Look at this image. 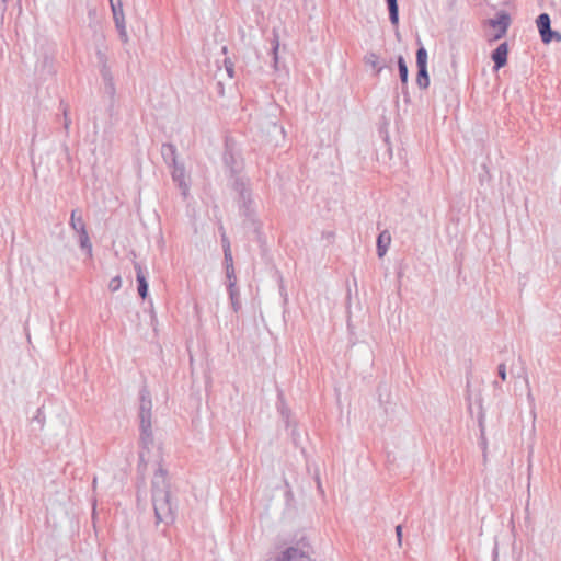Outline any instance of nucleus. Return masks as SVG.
Returning <instances> with one entry per match:
<instances>
[{"label":"nucleus","mask_w":561,"mask_h":561,"mask_svg":"<svg viewBox=\"0 0 561 561\" xmlns=\"http://www.w3.org/2000/svg\"><path fill=\"white\" fill-rule=\"evenodd\" d=\"M151 501L156 525H170L176 518V503L172 502L168 471L159 463L151 481Z\"/></svg>","instance_id":"obj_1"},{"label":"nucleus","mask_w":561,"mask_h":561,"mask_svg":"<svg viewBox=\"0 0 561 561\" xmlns=\"http://www.w3.org/2000/svg\"><path fill=\"white\" fill-rule=\"evenodd\" d=\"M139 463L138 470H145L148 462L147 454L153 446V433H152V400L150 391L147 387H142L139 391Z\"/></svg>","instance_id":"obj_2"},{"label":"nucleus","mask_w":561,"mask_h":561,"mask_svg":"<svg viewBox=\"0 0 561 561\" xmlns=\"http://www.w3.org/2000/svg\"><path fill=\"white\" fill-rule=\"evenodd\" d=\"M311 547L307 538L302 537L294 546L283 550L274 561H314L310 557Z\"/></svg>","instance_id":"obj_3"},{"label":"nucleus","mask_w":561,"mask_h":561,"mask_svg":"<svg viewBox=\"0 0 561 561\" xmlns=\"http://www.w3.org/2000/svg\"><path fill=\"white\" fill-rule=\"evenodd\" d=\"M536 24L545 44L551 43L553 39L561 41V34L551 30V19L548 13H540L536 20Z\"/></svg>","instance_id":"obj_4"},{"label":"nucleus","mask_w":561,"mask_h":561,"mask_svg":"<svg viewBox=\"0 0 561 561\" xmlns=\"http://www.w3.org/2000/svg\"><path fill=\"white\" fill-rule=\"evenodd\" d=\"M171 176L173 182L181 190V194L184 198L188 196L190 193V178L186 174L185 167L183 163H179L176 165L171 167Z\"/></svg>","instance_id":"obj_5"},{"label":"nucleus","mask_w":561,"mask_h":561,"mask_svg":"<svg viewBox=\"0 0 561 561\" xmlns=\"http://www.w3.org/2000/svg\"><path fill=\"white\" fill-rule=\"evenodd\" d=\"M490 26L497 28V32L493 36V41H497L504 37L511 24V16L505 11H501L494 19L489 20Z\"/></svg>","instance_id":"obj_6"},{"label":"nucleus","mask_w":561,"mask_h":561,"mask_svg":"<svg viewBox=\"0 0 561 561\" xmlns=\"http://www.w3.org/2000/svg\"><path fill=\"white\" fill-rule=\"evenodd\" d=\"M508 44L506 42L501 43L491 54V58L494 62V70L503 68L507 64Z\"/></svg>","instance_id":"obj_7"},{"label":"nucleus","mask_w":561,"mask_h":561,"mask_svg":"<svg viewBox=\"0 0 561 561\" xmlns=\"http://www.w3.org/2000/svg\"><path fill=\"white\" fill-rule=\"evenodd\" d=\"M239 208L243 216H245L249 219H253L255 209H254V202L252 198V192L247 193L239 197Z\"/></svg>","instance_id":"obj_8"},{"label":"nucleus","mask_w":561,"mask_h":561,"mask_svg":"<svg viewBox=\"0 0 561 561\" xmlns=\"http://www.w3.org/2000/svg\"><path fill=\"white\" fill-rule=\"evenodd\" d=\"M134 268L136 272V280L138 284V294L142 299H146L148 296V282L144 273L142 266L140 265L139 262H134Z\"/></svg>","instance_id":"obj_9"},{"label":"nucleus","mask_w":561,"mask_h":561,"mask_svg":"<svg viewBox=\"0 0 561 561\" xmlns=\"http://www.w3.org/2000/svg\"><path fill=\"white\" fill-rule=\"evenodd\" d=\"M161 156L169 168L180 163L176 147L171 142L162 144Z\"/></svg>","instance_id":"obj_10"},{"label":"nucleus","mask_w":561,"mask_h":561,"mask_svg":"<svg viewBox=\"0 0 561 561\" xmlns=\"http://www.w3.org/2000/svg\"><path fill=\"white\" fill-rule=\"evenodd\" d=\"M398 69L399 77L402 85V93L404 95V101L409 102V93H408V80H409V68L403 56L398 57Z\"/></svg>","instance_id":"obj_11"},{"label":"nucleus","mask_w":561,"mask_h":561,"mask_svg":"<svg viewBox=\"0 0 561 561\" xmlns=\"http://www.w3.org/2000/svg\"><path fill=\"white\" fill-rule=\"evenodd\" d=\"M222 159L225 165L231 171V173H237L239 167L238 159L228 144H226Z\"/></svg>","instance_id":"obj_12"},{"label":"nucleus","mask_w":561,"mask_h":561,"mask_svg":"<svg viewBox=\"0 0 561 561\" xmlns=\"http://www.w3.org/2000/svg\"><path fill=\"white\" fill-rule=\"evenodd\" d=\"M390 242L391 236L389 231H381L377 238V254L379 257H382L387 253Z\"/></svg>","instance_id":"obj_13"},{"label":"nucleus","mask_w":561,"mask_h":561,"mask_svg":"<svg viewBox=\"0 0 561 561\" xmlns=\"http://www.w3.org/2000/svg\"><path fill=\"white\" fill-rule=\"evenodd\" d=\"M227 290L229 295V299L231 302V307L234 312H238L241 309V299H240V290L237 284H227Z\"/></svg>","instance_id":"obj_14"},{"label":"nucleus","mask_w":561,"mask_h":561,"mask_svg":"<svg viewBox=\"0 0 561 561\" xmlns=\"http://www.w3.org/2000/svg\"><path fill=\"white\" fill-rule=\"evenodd\" d=\"M69 225L77 233L87 230L85 222L79 209H73L71 211Z\"/></svg>","instance_id":"obj_15"},{"label":"nucleus","mask_w":561,"mask_h":561,"mask_svg":"<svg viewBox=\"0 0 561 561\" xmlns=\"http://www.w3.org/2000/svg\"><path fill=\"white\" fill-rule=\"evenodd\" d=\"M364 62L375 69L376 75H379L386 67V64L381 62L378 55L374 51H369L364 56Z\"/></svg>","instance_id":"obj_16"},{"label":"nucleus","mask_w":561,"mask_h":561,"mask_svg":"<svg viewBox=\"0 0 561 561\" xmlns=\"http://www.w3.org/2000/svg\"><path fill=\"white\" fill-rule=\"evenodd\" d=\"M110 5H111V10H112L113 20H114L115 25L116 24L126 23L125 22L124 11H123L122 0H117V1H115L113 3H110Z\"/></svg>","instance_id":"obj_17"},{"label":"nucleus","mask_w":561,"mask_h":561,"mask_svg":"<svg viewBox=\"0 0 561 561\" xmlns=\"http://www.w3.org/2000/svg\"><path fill=\"white\" fill-rule=\"evenodd\" d=\"M389 11V20L396 28L399 26V5L398 0H386Z\"/></svg>","instance_id":"obj_18"},{"label":"nucleus","mask_w":561,"mask_h":561,"mask_svg":"<svg viewBox=\"0 0 561 561\" xmlns=\"http://www.w3.org/2000/svg\"><path fill=\"white\" fill-rule=\"evenodd\" d=\"M78 240L80 248L85 251L89 257L92 256V243L90 241V237L88 230H83L78 233Z\"/></svg>","instance_id":"obj_19"},{"label":"nucleus","mask_w":561,"mask_h":561,"mask_svg":"<svg viewBox=\"0 0 561 561\" xmlns=\"http://www.w3.org/2000/svg\"><path fill=\"white\" fill-rule=\"evenodd\" d=\"M416 84L420 89L425 90L430 85V76L427 67L417 68Z\"/></svg>","instance_id":"obj_20"},{"label":"nucleus","mask_w":561,"mask_h":561,"mask_svg":"<svg viewBox=\"0 0 561 561\" xmlns=\"http://www.w3.org/2000/svg\"><path fill=\"white\" fill-rule=\"evenodd\" d=\"M272 55H273V67L277 70L278 64V49H279V35L278 32L274 28L272 32Z\"/></svg>","instance_id":"obj_21"},{"label":"nucleus","mask_w":561,"mask_h":561,"mask_svg":"<svg viewBox=\"0 0 561 561\" xmlns=\"http://www.w3.org/2000/svg\"><path fill=\"white\" fill-rule=\"evenodd\" d=\"M233 190L238 193L239 197L247 193L252 192L251 188L249 187L248 181L239 176L234 179Z\"/></svg>","instance_id":"obj_22"},{"label":"nucleus","mask_w":561,"mask_h":561,"mask_svg":"<svg viewBox=\"0 0 561 561\" xmlns=\"http://www.w3.org/2000/svg\"><path fill=\"white\" fill-rule=\"evenodd\" d=\"M416 67H427V50L424 46H420L416 50Z\"/></svg>","instance_id":"obj_23"},{"label":"nucleus","mask_w":561,"mask_h":561,"mask_svg":"<svg viewBox=\"0 0 561 561\" xmlns=\"http://www.w3.org/2000/svg\"><path fill=\"white\" fill-rule=\"evenodd\" d=\"M100 72L106 84L110 85L111 90L114 91L113 77L108 66L100 67Z\"/></svg>","instance_id":"obj_24"},{"label":"nucleus","mask_w":561,"mask_h":561,"mask_svg":"<svg viewBox=\"0 0 561 561\" xmlns=\"http://www.w3.org/2000/svg\"><path fill=\"white\" fill-rule=\"evenodd\" d=\"M224 260H225L226 268L234 267L229 241H227V245L224 249Z\"/></svg>","instance_id":"obj_25"},{"label":"nucleus","mask_w":561,"mask_h":561,"mask_svg":"<svg viewBox=\"0 0 561 561\" xmlns=\"http://www.w3.org/2000/svg\"><path fill=\"white\" fill-rule=\"evenodd\" d=\"M60 106L62 108V115H64V128H65L66 133L68 134L70 124H71V119L69 118V114H68V105L64 104V102H61Z\"/></svg>","instance_id":"obj_26"},{"label":"nucleus","mask_w":561,"mask_h":561,"mask_svg":"<svg viewBox=\"0 0 561 561\" xmlns=\"http://www.w3.org/2000/svg\"><path fill=\"white\" fill-rule=\"evenodd\" d=\"M115 27L118 32L121 41L123 43H127L129 38H128L127 30H126V23L116 24Z\"/></svg>","instance_id":"obj_27"},{"label":"nucleus","mask_w":561,"mask_h":561,"mask_svg":"<svg viewBox=\"0 0 561 561\" xmlns=\"http://www.w3.org/2000/svg\"><path fill=\"white\" fill-rule=\"evenodd\" d=\"M122 286V278L119 275L113 277L110 283H108V289L112 291V293H115Z\"/></svg>","instance_id":"obj_28"},{"label":"nucleus","mask_w":561,"mask_h":561,"mask_svg":"<svg viewBox=\"0 0 561 561\" xmlns=\"http://www.w3.org/2000/svg\"><path fill=\"white\" fill-rule=\"evenodd\" d=\"M226 278H227V284H237V276H236V273H234V267H230V268H226Z\"/></svg>","instance_id":"obj_29"},{"label":"nucleus","mask_w":561,"mask_h":561,"mask_svg":"<svg viewBox=\"0 0 561 561\" xmlns=\"http://www.w3.org/2000/svg\"><path fill=\"white\" fill-rule=\"evenodd\" d=\"M224 64H225V68H226V71H227L228 76L230 78H233V76H234L233 62L229 58H226L224 60Z\"/></svg>","instance_id":"obj_30"},{"label":"nucleus","mask_w":561,"mask_h":561,"mask_svg":"<svg viewBox=\"0 0 561 561\" xmlns=\"http://www.w3.org/2000/svg\"><path fill=\"white\" fill-rule=\"evenodd\" d=\"M96 58H98V61H99L100 67L108 66V65H107V57H106V55H105V53H104V51H102V50H100V49H99V50L96 51Z\"/></svg>","instance_id":"obj_31"},{"label":"nucleus","mask_w":561,"mask_h":561,"mask_svg":"<svg viewBox=\"0 0 561 561\" xmlns=\"http://www.w3.org/2000/svg\"><path fill=\"white\" fill-rule=\"evenodd\" d=\"M497 375H499V377H500L503 381H505V380H506V366H505V364H503V363H502V364H500V365L497 366Z\"/></svg>","instance_id":"obj_32"},{"label":"nucleus","mask_w":561,"mask_h":561,"mask_svg":"<svg viewBox=\"0 0 561 561\" xmlns=\"http://www.w3.org/2000/svg\"><path fill=\"white\" fill-rule=\"evenodd\" d=\"M396 535H397L398 543L401 545V540H402V526L401 525H398L396 527Z\"/></svg>","instance_id":"obj_33"},{"label":"nucleus","mask_w":561,"mask_h":561,"mask_svg":"<svg viewBox=\"0 0 561 561\" xmlns=\"http://www.w3.org/2000/svg\"><path fill=\"white\" fill-rule=\"evenodd\" d=\"M44 419H45V417L42 415V410H41V409H38V410H37V414H36V416L34 417V420H35V421H37L41 425H43V424H44Z\"/></svg>","instance_id":"obj_34"},{"label":"nucleus","mask_w":561,"mask_h":561,"mask_svg":"<svg viewBox=\"0 0 561 561\" xmlns=\"http://www.w3.org/2000/svg\"><path fill=\"white\" fill-rule=\"evenodd\" d=\"M227 241H229V240H228V238L224 234V236H222V243H224V248L227 245Z\"/></svg>","instance_id":"obj_35"},{"label":"nucleus","mask_w":561,"mask_h":561,"mask_svg":"<svg viewBox=\"0 0 561 561\" xmlns=\"http://www.w3.org/2000/svg\"><path fill=\"white\" fill-rule=\"evenodd\" d=\"M317 485H318V489H319L320 491H322V489H321V482H320V479H319V478H317Z\"/></svg>","instance_id":"obj_36"},{"label":"nucleus","mask_w":561,"mask_h":561,"mask_svg":"<svg viewBox=\"0 0 561 561\" xmlns=\"http://www.w3.org/2000/svg\"><path fill=\"white\" fill-rule=\"evenodd\" d=\"M479 425H480V427H481V432L483 433V423H482V419H480V421H479Z\"/></svg>","instance_id":"obj_37"},{"label":"nucleus","mask_w":561,"mask_h":561,"mask_svg":"<svg viewBox=\"0 0 561 561\" xmlns=\"http://www.w3.org/2000/svg\"><path fill=\"white\" fill-rule=\"evenodd\" d=\"M98 485L96 479H93V486Z\"/></svg>","instance_id":"obj_38"}]
</instances>
